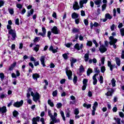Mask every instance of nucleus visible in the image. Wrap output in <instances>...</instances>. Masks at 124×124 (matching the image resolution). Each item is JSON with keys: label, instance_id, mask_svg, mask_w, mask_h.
<instances>
[{"label": "nucleus", "instance_id": "59", "mask_svg": "<svg viewBox=\"0 0 124 124\" xmlns=\"http://www.w3.org/2000/svg\"><path fill=\"white\" fill-rule=\"evenodd\" d=\"M8 11L10 14H14V11L13 10V9H9Z\"/></svg>", "mask_w": 124, "mask_h": 124}, {"label": "nucleus", "instance_id": "52", "mask_svg": "<svg viewBox=\"0 0 124 124\" xmlns=\"http://www.w3.org/2000/svg\"><path fill=\"white\" fill-rule=\"evenodd\" d=\"M93 42L94 44H95V46L96 48H97V47H98V44L97 43V42H96V40H93Z\"/></svg>", "mask_w": 124, "mask_h": 124}, {"label": "nucleus", "instance_id": "38", "mask_svg": "<svg viewBox=\"0 0 124 124\" xmlns=\"http://www.w3.org/2000/svg\"><path fill=\"white\" fill-rule=\"evenodd\" d=\"M114 120L116 121V123H117V124H121V118H114Z\"/></svg>", "mask_w": 124, "mask_h": 124}, {"label": "nucleus", "instance_id": "45", "mask_svg": "<svg viewBox=\"0 0 124 124\" xmlns=\"http://www.w3.org/2000/svg\"><path fill=\"white\" fill-rule=\"evenodd\" d=\"M86 45L87 46H90V47H91V46H93V42L91 41H88L86 44Z\"/></svg>", "mask_w": 124, "mask_h": 124}, {"label": "nucleus", "instance_id": "25", "mask_svg": "<svg viewBox=\"0 0 124 124\" xmlns=\"http://www.w3.org/2000/svg\"><path fill=\"white\" fill-rule=\"evenodd\" d=\"M89 54L86 53L84 55V61L86 62H87L89 61Z\"/></svg>", "mask_w": 124, "mask_h": 124}, {"label": "nucleus", "instance_id": "30", "mask_svg": "<svg viewBox=\"0 0 124 124\" xmlns=\"http://www.w3.org/2000/svg\"><path fill=\"white\" fill-rule=\"evenodd\" d=\"M111 85L112 87H116V80L115 78H112L111 80Z\"/></svg>", "mask_w": 124, "mask_h": 124}, {"label": "nucleus", "instance_id": "13", "mask_svg": "<svg viewBox=\"0 0 124 124\" xmlns=\"http://www.w3.org/2000/svg\"><path fill=\"white\" fill-rule=\"evenodd\" d=\"M40 61L43 66L44 67L46 66V65L45 64V56H41L40 59Z\"/></svg>", "mask_w": 124, "mask_h": 124}, {"label": "nucleus", "instance_id": "33", "mask_svg": "<svg viewBox=\"0 0 124 124\" xmlns=\"http://www.w3.org/2000/svg\"><path fill=\"white\" fill-rule=\"evenodd\" d=\"M75 49H76V50H78V51H79L80 50V45L79 44L77 43L75 46H74Z\"/></svg>", "mask_w": 124, "mask_h": 124}, {"label": "nucleus", "instance_id": "40", "mask_svg": "<svg viewBox=\"0 0 124 124\" xmlns=\"http://www.w3.org/2000/svg\"><path fill=\"white\" fill-rule=\"evenodd\" d=\"M95 73H100V70L98 69V67H95L94 69Z\"/></svg>", "mask_w": 124, "mask_h": 124}, {"label": "nucleus", "instance_id": "46", "mask_svg": "<svg viewBox=\"0 0 124 124\" xmlns=\"http://www.w3.org/2000/svg\"><path fill=\"white\" fill-rule=\"evenodd\" d=\"M52 95L54 97L57 96V95H58V91L57 90L54 91L52 93Z\"/></svg>", "mask_w": 124, "mask_h": 124}, {"label": "nucleus", "instance_id": "47", "mask_svg": "<svg viewBox=\"0 0 124 124\" xmlns=\"http://www.w3.org/2000/svg\"><path fill=\"white\" fill-rule=\"evenodd\" d=\"M99 81L100 84H102L103 83V77H102V76H100Z\"/></svg>", "mask_w": 124, "mask_h": 124}, {"label": "nucleus", "instance_id": "9", "mask_svg": "<svg viewBox=\"0 0 124 124\" xmlns=\"http://www.w3.org/2000/svg\"><path fill=\"white\" fill-rule=\"evenodd\" d=\"M70 62H71V67H73V66H74V63H75V62H77V59H76L73 57H71L70 59Z\"/></svg>", "mask_w": 124, "mask_h": 124}, {"label": "nucleus", "instance_id": "15", "mask_svg": "<svg viewBox=\"0 0 124 124\" xmlns=\"http://www.w3.org/2000/svg\"><path fill=\"white\" fill-rule=\"evenodd\" d=\"M8 25H7V29L8 31H10V30H12V27H11V25H12V21L10 20L8 21Z\"/></svg>", "mask_w": 124, "mask_h": 124}, {"label": "nucleus", "instance_id": "27", "mask_svg": "<svg viewBox=\"0 0 124 124\" xmlns=\"http://www.w3.org/2000/svg\"><path fill=\"white\" fill-rule=\"evenodd\" d=\"M47 103L51 107H54V103L50 99L47 101Z\"/></svg>", "mask_w": 124, "mask_h": 124}, {"label": "nucleus", "instance_id": "34", "mask_svg": "<svg viewBox=\"0 0 124 124\" xmlns=\"http://www.w3.org/2000/svg\"><path fill=\"white\" fill-rule=\"evenodd\" d=\"M83 107H85V108H87V109H89V108H91V107H92V105L87 104L86 103H84L83 104Z\"/></svg>", "mask_w": 124, "mask_h": 124}, {"label": "nucleus", "instance_id": "39", "mask_svg": "<svg viewBox=\"0 0 124 124\" xmlns=\"http://www.w3.org/2000/svg\"><path fill=\"white\" fill-rule=\"evenodd\" d=\"M106 70V68H105V66H102L101 67V71L102 73H104V72H105Z\"/></svg>", "mask_w": 124, "mask_h": 124}, {"label": "nucleus", "instance_id": "23", "mask_svg": "<svg viewBox=\"0 0 124 124\" xmlns=\"http://www.w3.org/2000/svg\"><path fill=\"white\" fill-rule=\"evenodd\" d=\"M105 18H106L108 19H109V20H111V19H112L113 17L111 16V15H110L109 14L107 13L105 16Z\"/></svg>", "mask_w": 124, "mask_h": 124}, {"label": "nucleus", "instance_id": "24", "mask_svg": "<svg viewBox=\"0 0 124 124\" xmlns=\"http://www.w3.org/2000/svg\"><path fill=\"white\" fill-rule=\"evenodd\" d=\"M80 31V30L77 29V28H74L72 30V32L73 33H77V32H79Z\"/></svg>", "mask_w": 124, "mask_h": 124}, {"label": "nucleus", "instance_id": "53", "mask_svg": "<svg viewBox=\"0 0 124 124\" xmlns=\"http://www.w3.org/2000/svg\"><path fill=\"white\" fill-rule=\"evenodd\" d=\"M120 32L122 36H124V28L120 29Z\"/></svg>", "mask_w": 124, "mask_h": 124}, {"label": "nucleus", "instance_id": "62", "mask_svg": "<svg viewBox=\"0 0 124 124\" xmlns=\"http://www.w3.org/2000/svg\"><path fill=\"white\" fill-rule=\"evenodd\" d=\"M42 29L43 33H44V34H45L46 35V29H45V27H42Z\"/></svg>", "mask_w": 124, "mask_h": 124}, {"label": "nucleus", "instance_id": "31", "mask_svg": "<svg viewBox=\"0 0 124 124\" xmlns=\"http://www.w3.org/2000/svg\"><path fill=\"white\" fill-rule=\"evenodd\" d=\"M13 115L15 118H17V116L19 115V112H18V111L16 110H14L13 112Z\"/></svg>", "mask_w": 124, "mask_h": 124}, {"label": "nucleus", "instance_id": "17", "mask_svg": "<svg viewBox=\"0 0 124 124\" xmlns=\"http://www.w3.org/2000/svg\"><path fill=\"white\" fill-rule=\"evenodd\" d=\"M16 64H17V63L16 62L12 63L9 67V70L10 71H12V70H13V69H14V67L16 66Z\"/></svg>", "mask_w": 124, "mask_h": 124}, {"label": "nucleus", "instance_id": "51", "mask_svg": "<svg viewBox=\"0 0 124 124\" xmlns=\"http://www.w3.org/2000/svg\"><path fill=\"white\" fill-rule=\"evenodd\" d=\"M62 57L65 60H67V59H68V56H67V54L66 53L62 54Z\"/></svg>", "mask_w": 124, "mask_h": 124}, {"label": "nucleus", "instance_id": "19", "mask_svg": "<svg viewBox=\"0 0 124 124\" xmlns=\"http://www.w3.org/2000/svg\"><path fill=\"white\" fill-rule=\"evenodd\" d=\"M87 2H88V0H80L79 1V5L80 8H82L84 6V3H87Z\"/></svg>", "mask_w": 124, "mask_h": 124}, {"label": "nucleus", "instance_id": "54", "mask_svg": "<svg viewBox=\"0 0 124 124\" xmlns=\"http://www.w3.org/2000/svg\"><path fill=\"white\" fill-rule=\"evenodd\" d=\"M106 6H107V5L106 4H104L102 6V11H104V10L106 9Z\"/></svg>", "mask_w": 124, "mask_h": 124}, {"label": "nucleus", "instance_id": "26", "mask_svg": "<svg viewBox=\"0 0 124 124\" xmlns=\"http://www.w3.org/2000/svg\"><path fill=\"white\" fill-rule=\"evenodd\" d=\"M97 106H98V103L97 102H95L93 106V109L96 110V108H97Z\"/></svg>", "mask_w": 124, "mask_h": 124}, {"label": "nucleus", "instance_id": "5", "mask_svg": "<svg viewBox=\"0 0 124 124\" xmlns=\"http://www.w3.org/2000/svg\"><path fill=\"white\" fill-rule=\"evenodd\" d=\"M99 51H100L101 54H103V53H105L107 51V47L104 45H102L99 47Z\"/></svg>", "mask_w": 124, "mask_h": 124}, {"label": "nucleus", "instance_id": "22", "mask_svg": "<svg viewBox=\"0 0 124 124\" xmlns=\"http://www.w3.org/2000/svg\"><path fill=\"white\" fill-rule=\"evenodd\" d=\"M115 62L117 65L120 66L121 65V60L118 57L115 58Z\"/></svg>", "mask_w": 124, "mask_h": 124}, {"label": "nucleus", "instance_id": "11", "mask_svg": "<svg viewBox=\"0 0 124 124\" xmlns=\"http://www.w3.org/2000/svg\"><path fill=\"white\" fill-rule=\"evenodd\" d=\"M6 112H7L6 107L3 106L0 108V114H4V113H6Z\"/></svg>", "mask_w": 124, "mask_h": 124}, {"label": "nucleus", "instance_id": "28", "mask_svg": "<svg viewBox=\"0 0 124 124\" xmlns=\"http://www.w3.org/2000/svg\"><path fill=\"white\" fill-rule=\"evenodd\" d=\"M91 73H93V69L91 68H88L87 71V76H90Z\"/></svg>", "mask_w": 124, "mask_h": 124}, {"label": "nucleus", "instance_id": "55", "mask_svg": "<svg viewBox=\"0 0 124 124\" xmlns=\"http://www.w3.org/2000/svg\"><path fill=\"white\" fill-rule=\"evenodd\" d=\"M16 6L17 8H19V9H21V8L23 7V5L21 4H16Z\"/></svg>", "mask_w": 124, "mask_h": 124}, {"label": "nucleus", "instance_id": "1", "mask_svg": "<svg viewBox=\"0 0 124 124\" xmlns=\"http://www.w3.org/2000/svg\"><path fill=\"white\" fill-rule=\"evenodd\" d=\"M48 116L51 119V120H50V122L49 124H58L61 122V120H60V119H57V117H58V113H57L56 112H54L53 115L51 113V110H48Z\"/></svg>", "mask_w": 124, "mask_h": 124}, {"label": "nucleus", "instance_id": "56", "mask_svg": "<svg viewBox=\"0 0 124 124\" xmlns=\"http://www.w3.org/2000/svg\"><path fill=\"white\" fill-rule=\"evenodd\" d=\"M51 34H52V32L48 31L47 32V37H48L49 39H51Z\"/></svg>", "mask_w": 124, "mask_h": 124}, {"label": "nucleus", "instance_id": "48", "mask_svg": "<svg viewBox=\"0 0 124 124\" xmlns=\"http://www.w3.org/2000/svg\"><path fill=\"white\" fill-rule=\"evenodd\" d=\"M74 113L75 115H78V114H79V109L78 108L75 109Z\"/></svg>", "mask_w": 124, "mask_h": 124}, {"label": "nucleus", "instance_id": "10", "mask_svg": "<svg viewBox=\"0 0 124 124\" xmlns=\"http://www.w3.org/2000/svg\"><path fill=\"white\" fill-rule=\"evenodd\" d=\"M66 73L68 76V78L69 80L71 79V77L72 76V72L69 70L66 69Z\"/></svg>", "mask_w": 124, "mask_h": 124}, {"label": "nucleus", "instance_id": "57", "mask_svg": "<svg viewBox=\"0 0 124 124\" xmlns=\"http://www.w3.org/2000/svg\"><path fill=\"white\" fill-rule=\"evenodd\" d=\"M84 23L85 26H88L89 25V21L87 19H85L84 20Z\"/></svg>", "mask_w": 124, "mask_h": 124}, {"label": "nucleus", "instance_id": "21", "mask_svg": "<svg viewBox=\"0 0 124 124\" xmlns=\"http://www.w3.org/2000/svg\"><path fill=\"white\" fill-rule=\"evenodd\" d=\"M40 76L37 73H35L32 75V78L34 80H37V78H39Z\"/></svg>", "mask_w": 124, "mask_h": 124}, {"label": "nucleus", "instance_id": "12", "mask_svg": "<svg viewBox=\"0 0 124 124\" xmlns=\"http://www.w3.org/2000/svg\"><path fill=\"white\" fill-rule=\"evenodd\" d=\"M114 92H115V90H114V89H111L110 91L108 92L107 93H106L105 94L106 95H107V96H112Z\"/></svg>", "mask_w": 124, "mask_h": 124}, {"label": "nucleus", "instance_id": "35", "mask_svg": "<svg viewBox=\"0 0 124 124\" xmlns=\"http://www.w3.org/2000/svg\"><path fill=\"white\" fill-rule=\"evenodd\" d=\"M93 85H96L97 84V79L94 77H93Z\"/></svg>", "mask_w": 124, "mask_h": 124}, {"label": "nucleus", "instance_id": "36", "mask_svg": "<svg viewBox=\"0 0 124 124\" xmlns=\"http://www.w3.org/2000/svg\"><path fill=\"white\" fill-rule=\"evenodd\" d=\"M33 121H34L35 122H38L39 121H40V117L38 116L37 117H34L33 118L32 120Z\"/></svg>", "mask_w": 124, "mask_h": 124}, {"label": "nucleus", "instance_id": "63", "mask_svg": "<svg viewBox=\"0 0 124 124\" xmlns=\"http://www.w3.org/2000/svg\"><path fill=\"white\" fill-rule=\"evenodd\" d=\"M115 24H112L110 26V30H111V31H114V30H115Z\"/></svg>", "mask_w": 124, "mask_h": 124}, {"label": "nucleus", "instance_id": "60", "mask_svg": "<svg viewBox=\"0 0 124 124\" xmlns=\"http://www.w3.org/2000/svg\"><path fill=\"white\" fill-rule=\"evenodd\" d=\"M87 83H88V79L84 78L83 80V85H87Z\"/></svg>", "mask_w": 124, "mask_h": 124}, {"label": "nucleus", "instance_id": "18", "mask_svg": "<svg viewBox=\"0 0 124 124\" xmlns=\"http://www.w3.org/2000/svg\"><path fill=\"white\" fill-rule=\"evenodd\" d=\"M72 19H78L79 18V14L74 12L72 14Z\"/></svg>", "mask_w": 124, "mask_h": 124}, {"label": "nucleus", "instance_id": "49", "mask_svg": "<svg viewBox=\"0 0 124 124\" xmlns=\"http://www.w3.org/2000/svg\"><path fill=\"white\" fill-rule=\"evenodd\" d=\"M77 79H78L77 76H75L73 80L74 82V84H76V83H77Z\"/></svg>", "mask_w": 124, "mask_h": 124}, {"label": "nucleus", "instance_id": "3", "mask_svg": "<svg viewBox=\"0 0 124 124\" xmlns=\"http://www.w3.org/2000/svg\"><path fill=\"white\" fill-rule=\"evenodd\" d=\"M31 95L33 97V100L35 101V102H37V101L40 102L39 101L40 96L39 95V93H38L36 92L34 94L33 92H31Z\"/></svg>", "mask_w": 124, "mask_h": 124}, {"label": "nucleus", "instance_id": "20", "mask_svg": "<svg viewBox=\"0 0 124 124\" xmlns=\"http://www.w3.org/2000/svg\"><path fill=\"white\" fill-rule=\"evenodd\" d=\"M94 2L96 5H97V7H100V4L101 3V0H95L94 1Z\"/></svg>", "mask_w": 124, "mask_h": 124}, {"label": "nucleus", "instance_id": "44", "mask_svg": "<svg viewBox=\"0 0 124 124\" xmlns=\"http://www.w3.org/2000/svg\"><path fill=\"white\" fill-rule=\"evenodd\" d=\"M80 15L82 17H85V16H86V13H85L84 10H81L80 11Z\"/></svg>", "mask_w": 124, "mask_h": 124}, {"label": "nucleus", "instance_id": "14", "mask_svg": "<svg viewBox=\"0 0 124 124\" xmlns=\"http://www.w3.org/2000/svg\"><path fill=\"white\" fill-rule=\"evenodd\" d=\"M73 8L74 10H78V9H80V7L79 6V5H78V2H75Z\"/></svg>", "mask_w": 124, "mask_h": 124}, {"label": "nucleus", "instance_id": "64", "mask_svg": "<svg viewBox=\"0 0 124 124\" xmlns=\"http://www.w3.org/2000/svg\"><path fill=\"white\" fill-rule=\"evenodd\" d=\"M119 116L121 117V118H124V114L123 113V112H119Z\"/></svg>", "mask_w": 124, "mask_h": 124}, {"label": "nucleus", "instance_id": "8", "mask_svg": "<svg viewBox=\"0 0 124 124\" xmlns=\"http://www.w3.org/2000/svg\"><path fill=\"white\" fill-rule=\"evenodd\" d=\"M70 98L71 100H72L70 101V104L71 105H73V104H75V103H76V98H75V96L71 95L70 96Z\"/></svg>", "mask_w": 124, "mask_h": 124}, {"label": "nucleus", "instance_id": "61", "mask_svg": "<svg viewBox=\"0 0 124 124\" xmlns=\"http://www.w3.org/2000/svg\"><path fill=\"white\" fill-rule=\"evenodd\" d=\"M15 24L16 25H17V26H19V25H20V23L19 22V18H16L15 20Z\"/></svg>", "mask_w": 124, "mask_h": 124}, {"label": "nucleus", "instance_id": "43", "mask_svg": "<svg viewBox=\"0 0 124 124\" xmlns=\"http://www.w3.org/2000/svg\"><path fill=\"white\" fill-rule=\"evenodd\" d=\"M85 69L84 68V66L81 65L79 67V72H84Z\"/></svg>", "mask_w": 124, "mask_h": 124}, {"label": "nucleus", "instance_id": "50", "mask_svg": "<svg viewBox=\"0 0 124 124\" xmlns=\"http://www.w3.org/2000/svg\"><path fill=\"white\" fill-rule=\"evenodd\" d=\"M75 22L76 25H78L79 23H80V18H76V19H75Z\"/></svg>", "mask_w": 124, "mask_h": 124}, {"label": "nucleus", "instance_id": "6", "mask_svg": "<svg viewBox=\"0 0 124 124\" xmlns=\"http://www.w3.org/2000/svg\"><path fill=\"white\" fill-rule=\"evenodd\" d=\"M23 104H24V101L21 100L20 102L17 101L15 102L13 104V106L14 107H16V108H19V107H21V106H22V105H23Z\"/></svg>", "mask_w": 124, "mask_h": 124}, {"label": "nucleus", "instance_id": "2", "mask_svg": "<svg viewBox=\"0 0 124 124\" xmlns=\"http://www.w3.org/2000/svg\"><path fill=\"white\" fill-rule=\"evenodd\" d=\"M109 44L110 45H113V48L114 49H117V46L115 44V43H117V42L118 41V39H114V37L112 36H110L109 37Z\"/></svg>", "mask_w": 124, "mask_h": 124}, {"label": "nucleus", "instance_id": "16", "mask_svg": "<svg viewBox=\"0 0 124 124\" xmlns=\"http://www.w3.org/2000/svg\"><path fill=\"white\" fill-rule=\"evenodd\" d=\"M108 67L110 68V71L111 72L113 71V69H114V65H112V63H111V62L110 61H108Z\"/></svg>", "mask_w": 124, "mask_h": 124}, {"label": "nucleus", "instance_id": "37", "mask_svg": "<svg viewBox=\"0 0 124 124\" xmlns=\"http://www.w3.org/2000/svg\"><path fill=\"white\" fill-rule=\"evenodd\" d=\"M56 107L58 109H60V108H62V104L61 103H58L56 104Z\"/></svg>", "mask_w": 124, "mask_h": 124}, {"label": "nucleus", "instance_id": "32", "mask_svg": "<svg viewBox=\"0 0 124 124\" xmlns=\"http://www.w3.org/2000/svg\"><path fill=\"white\" fill-rule=\"evenodd\" d=\"M60 114L62 118L63 121H65V117L64 116V113L62 110L60 111Z\"/></svg>", "mask_w": 124, "mask_h": 124}, {"label": "nucleus", "instance_id": "4", "mask_svg": "<svg viewBox=\"0 0 124 124\" xmlns=\"http://www.w3.org/2000/svg\"><path fill=\"white\" fill-rule=\"evenodd\" d=\"M8 33L12 36V40L14 41L16 39L17 36L16 35V31L15 30H8Z\"/></svg>", "mask_w": 124, "mask_h": 124}, {"label": "nucleus", "instance_id": "29", "mask_svg": "<svg viewBox=\"0 0 124 124\" xmlns=\"http://www.w3.org/2000/svg\"><path fill=\"white\" fill-rule=\"evenodd\" d=\"M34 12V11H33V9H31L30 12H28L27 17H30V16L32 15V14H33Z\"/></svg>", "mask_w": 124, "mask_h": 124}, {"label": "nucleus", "instance_id": "41", "mask_svg": "<svg viewBox=\"0 0 124 124\" xmlns=\"http://www.w3.org/2000/svg\"><path fill=\"white\" fill-rule=\"evenodd\" d=\"M0 78L1 81L4 79V74L3 73H0Z\"/></svg>", "mask_w": 124, "mask_h": 124}, {"label": "nucleus", "instance_id": "7", "mask_svg": "<svg viewBox=\"0 0 124 124\" xmlns=\"http://www.w3.org/2000/svg\"><path fill=\"white\" fill-rule=\"evenodd\" d=\"M51 32L54 33V34H59V33H60V30L57 27L54 26L51 29Z\"/></svg>", "mask_w": 124, "mask_h": 124}, {"label": "nucleus", "instance_id": "42", "mask_svg": "<svg viewBox=\"0 0 124 124\" xmlns=\"http://www.w3.org/2000/svg\"><path fill=\"white\" fill-rule=\"evenodd\" d=\"M39 47H40V46H39V45H36V47L34 48V51H35V52H38V50H39Z\"/></svg>", "mask_w": 124, "mask_h": 124}, {"label": "nucleus", "instance_id": "58", "mask_svg": "<svg viewBox=\"0 0 124 124\" xmlns=\"http://www.w3.org/2000/svg\"><path fill=\"white\" fill-rule=\"evenodd\" d=\"M26 9L25 8H23L22 10H21V12H20L21 14H22V15H24V14H25V13H26Z\"/></svg>", "mask_w": 124, "mask_h": 124}]
</instances>
